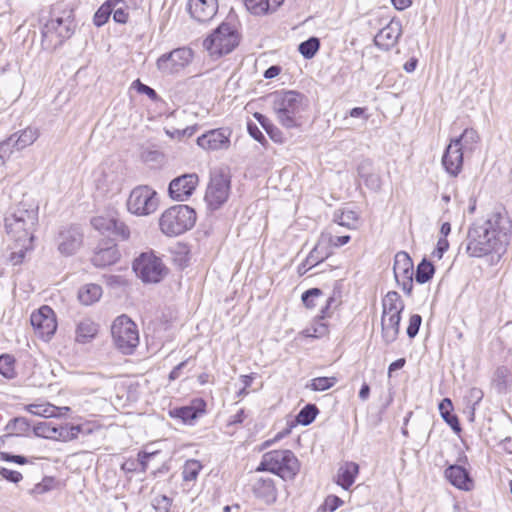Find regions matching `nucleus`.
I'll use <instances>...</instances> for the list:
<instances>
[{"label":"nucleus","instance_id":"31","mask_svg":"<svg viewBox=\"0 0 512 512\" xmlns=\"http://www.w3.org/2000/svg\"><path fill=\"white\" fill-rule=\"evenodd\" d=\"M331 254L332 250L327 245L326 238L320 236L316 245L306 257V263L313 265L315 267L316 265L320 264L325 259H327Z\"/></svg>","mask_w":512,"mask_h":512},{"label":"nucleus","instance_id":"21","mask_svg":"<svg viewBox=\"0 0 512 512\" xmlns=\"http://www.w3.org/2000/svg\"><path fill=\"white\" fill-rule=\"evenodd\" d=\"M206 403L203 399H195L191 405L183 406L170 410L169 414L173 418H179L185 424L192 422L205 412Z\"/></svg>","mask_w":512,"mask_h":512},{"label":"nucleus","instance_id":"49","mask_svg":"<svg viewBox=\"0 0 512 512\" xmlns=\"http://www.w3.org/2000/svg\"><path fill=\"white\" fill-rule=\"evenodd\" d=\"M318 409L313 404L306 405L298 415V421L303 425H309L316 417Z\"/></svg>","mask_w":512,"mask_h":512},{"label":"nucleus","instance_id":"7","mask_svg":"<svg viewBox=\"0 0 512 512\" xmlns=\"http://www.w3.org/2000/svg\"><path fill=\"white\" fill-rule=\"evenodd\" d=\"M238 34L228 23H222L204 41V47L212 56L220 57L230 53L238 44Z\"/></svg>","mask_w":512,"mask_h":512},{"label":"nucleus","instance_id":"56","mask_svg":"<svg viewBox=\"0 0 512 512\" xmlns=\"http://www.w3.org/2000/svg\"><path fill=\"white\" fill-rule=\"evenodd\" d=\"M158 454V451L143 450L138 453V464L141 472H146L148 469L149 460Z\"/></svg>","mask_w":512,"mask_h":512},{"label":"nucleus","instance_id":"63","mask_svg":"<svg viewBox=\"0 0 512 512\" xmlns=\"http://www.w3.org/2000/svg\"><path fill=\"white\" fill-rule=\"evenodd\" d=\"M449 248V242L446 237H440L437 242V254L438 257L441 258L444 252H446Z\"/></svg>","mask_w":512,"mask_h":512},{"label":"nucleus","instance_id":"4","mask_svg":"<svg viewBox=\"0 0 512 512\" xmlns=\"http://www.w3.org/2000/svg\"><path fill=\"white\" fill-rule=\"evenodd\" d=\"M196 221L194 209L188 205H174L166 209L160 219L159 227L163 234L169 237L178 236L190 230Z\"/></svg>","mask_w":512,"mask_h":512},{"label":"nucleus","instance_id":"52","mask_svg":"<svg viewBox=\"0 0 512 512\" xmlns=\"http://www.w3.org/2000/svg\"><path fill=\"white\" fill-rule=\"evenodd\" d=\"M283 2L284 0H259L258 9L261 10L262 14L272 13L276 11Z\"/></svg>","mask_w":512,"mask_h":512},{"label":"nucleus","instance_id":"6","mask_svg":"<svg viewBox=\"0 0 512 512\" xmlns=\"http://www.w3.org/2000/svg\"><path fill=\"white\" fill-rule=\"evenodd\" d=\"M113 342L123 354H132L139 344L137 325L126 315L118 316L111 326Z\"/></svg>","mask_w":512,"mask_h":512},{"label":"nucleus","instance_id":"11","mask_svg":"<svg viewBox=\"0 0 512 512\" xmlns=\"http://www.w3.org/2000/svg\"><path fill=\"white\" fill-rule=\"evenodd\" d=\"M133 270L144 283H158L165 275V266L152 252H144L133 262Z\"/></svg>","mask_w":512,"mask_h":512},{"label":"nucleus","instance_id":"32","mask_svg":"<svg viewBox=\"0 0 512 512\" xmlns=\"http://www.w3.org/2000/svg\"><path fill=\"white\" fill-rule=\"evenodd\" d=\"M25 410L35 416L44 418L57 417L60 411H68V407H56L50 403H32L25 406Z\"/></svg>","mask_w":512,"mask_h":512},{"label":"nucleus","instance_id":"19","mask_svg":"<svg viewBox=\"0 0 512 512\" xmlns=\"http://www.w3.org/2000/svg\"><path fill=\"white\" fill-rule=\"evenodd\" d=\"M187 9L198 22H208L218 11L217 0H188Z\"/></svg>","mask_w":512,"mask_h":512},{"label":"nucleus","instance_id":"57","mask_svg":"<svg viewBox=\"0 0 512 512\" xmlns=\"http://www.w3.org/2000/svg\"><path fill=\"white\" fill-rule=\"evenodd\" d=\"M343 505V501L338 497V496H335V495H329L325 498V501L322 505V508L325 510V511H329V512H333L335 511L338 507L342 506Z\"/></svg>","mask_w":512,"mask_h":512},{"label":"nucleus","instance_id":"62","mask_svg":"<svg viewBox=\"0 0 512 512\" xmlns=\"http://www.w3.org/2000/svg\"><path fill=\"white\" fill-rule=\"evenodd\" d=\"M10 425H13V429L14 430H17L18 432H25L29 429V422L26 418L24 417H17V418H14L10 424L8 425V427Z\"/></svg>","mask_w":512,"mask_h":512},{"label":"nucleus","instance_id":"29","mask_svg":"<svg viewBox=\"0 0 512 512\" xmlns=\"http://www.w3.org/2000/svg\"><path fill=\"white\" fill-rule=\"evenodd\" d=\"M120 257L119 251L115 245L98 249L91 261L96 267H106L114 264Z\"/></svg>","mask_w":512,"mask_h":512},{"label":"nucleus","instance_id":"40","mask_svg":"<svg viewBox=\"0 0 512 512\" xmlns=\"http://www.w3.org/2000/svg\"><path fill=\"white\" fill-rule=\"evenodd\" d=\"M113 1L114 0H107L96 11L93 21L97 27L103 26L108 21L110 15H113Z\"/></svg>","mask_w":512,"mask_h":512},{"label":"nucleus","instance_id":"14","mask_svg":"<svg viewBox=\"0 0 512 512\" xmlns=\"http://www.w3.org/2000/svg\"><path fill=\"white\" fill-rule=\"evenodd\" d=\"M393 271L398 285L407 295H411L414 270L413 262L408 253L400 251L395 255Z\"/></svg>","mask_w":512,"mask_h":512},{"label":"nucleus","instance_id":"33","mask_svg":"<svg viewBox=\"0 0 512 512\" xmlns=\"http://www.w3.org/2000/svg\"><path fill=\"white\" fill-rule=\"evenodd\" d=\"M258 499L264 504H273L277 499V490L273 479L258 477Z\"/></svg>","mask_w":512,"mask_h":512},{"label":"nucleus","instance_id":"51","mask_svg":"<svg viewBox=\"0 0 512 512\" xmlns=\"http://www.w3.org/2000/svg\"><path fill=\"white\" fill-rule=\"evenodd\" d=\"M321 237H325L327 241V245L331 248V246L334 247H341L346 245L350 241L349 235H343V236H335L331 233H322Z\"/></svg>","mask_w":512,"mask_h":512},{"label":"nucleus","instance_id":"26","mask_svg":"<svg viewBox=\"0 0 512 512\" xmlns=\"http://www.w3.org/2000/svg\"><path fill=\"white\" fill-rule=\"evenodd\" d=\"M99 331V325L91 319H83L81 320L77 326L75 331V340L78 343L86 344L92 341Z\"/></svg>","mask_w":512,"mask_h":512},{"label":"nucleus","instance_id":"43","mask_svg":"<svg viewBox=\"0 0 512 512\" xmlns=\"http://www.w3.org/2000/svg\"><path fill=\"white\" fill-rule=\"evenodd\" d=\"M92 226L101 233H108L112 231V226L115 225V217L112 216H96L91 220Z\"/></svg>","mask_w":512,"mask_h":512},{"label":"nucleus","instance_id":"9","mask_svg":"<svg viewBox=\"0 0 512 512\" xmlns=\"http://www.w3.org/2000/svg\"><path fill=\"white\" fill-rule=\"evenodd\" d=\"M230 194V176L223 170L211 172L204 200L211 210L219 209Z\"/></svg>","mask_w":512,"mask_h":512},{"label":"nucleus","instance_id":"58","mask_svg":"<svg viewBox=\"0 0 512 512\" xmlns=\"http://www.w3.org/2000/svg\"><path fill=\"white\" fill-rule=\"evenodd\" d=\"M0 476L12 483H18L23 478L20 472L5 467H0Z\"/></svg>","mask_w":512,"mask_h":512},{"label":"nucleus","instance_id":"36","mask_svg":"<svg viewBox=\"0 0 512 512\" xmlns=\"http://www.w3.org/2000/svg\"><path fill=\"white\" fill-rule=\"evenodd\" d=\"M102 296V288L97 284H86L78 291V299L84 305H92Z\"/></svg>","mask_w":512,"mask_h":512},{"label":"nucleus","instance_id":"24","mask_svg":"<svg viewBox=\"0 0 512 512\" xmlns=\"http://www.w3.org/2000/svg\"><path fill=\"white\" fill-rule=\"evenodd\" d=\"M39 136L40 131L38 128L28 126L25 129L10 135V140L13 142L14 149L21 151L36 142Z\"/></svg>","mask_w":512,"mask_h":512},{"label":"nucleus","instance_id":"54","mask_svg":"<svg viewBox=\"0 0 512 512\" xmlns=\"http://www.w3.org/2000/svg\"><path fill=\"white\" fill-rule=\"evenodd\" d=\"M132 86L137 90V92L147 95L151 100L155 101L158 99L156 91L151 87L143 84L139 79L135 80L132 83Z\"/></svg>","mask_w":512,"mask_h":512},{"label":"nucleus","instance_id":"30","mask_svg":"<svg viewBox=\"0 0 512 512\" xmlns=\"http://www.w3.org/2000/svg\"><path fill=\"white\" fill-rule=\"evenodd\" d=\"M382 307V315L401 316L404 309V302L396 291H389L382 300Z\"/></svg>","mask_w":512,"mask_h":512},{"label":"nucleus","instance_id":"28","mask_svg":"<svg viewBox=\"0 0 512 512\" xmlns=\"http://www.w3.org/2000/svg\"><path fill=\"white\" fill-rule=\"evenodd\" d=\"M141 0H114L113 19L115 22L125 24L128 21L131 10H135Z\"/></svg>","mask_w":512,"mask_h":512},{"label":"nucleus","instance_id":"45","mask_svg":"<svg viewBox=\"0 0 512 512\" xmlns=\"http://www.w3.org/2000/svg\"><path fill=\"white\" fill-rule=\"evenodd\" d=\"M320 47V41L316 37H311L299 45V52L306 59L312 58Z\"/></svg>","mask_w":512,"mask_h":512},{"label":"nucleus","instance_id":"47","mask_svg":"<svg viewBox=\"0 0 512 512\" xmlns=\"http://www.w3.org/2000/svg\"><path fill=\"white\" fill-rule=\"evenodd\" d=\"M361 170L362 167H359V175L363 178L365 186L370 190L379 191L382 186L380 175L376 173L363 174Z\"/></svg>","mask_w":512,"mask_h":512},{"label":"nucleus","instance_id":"27","mask_svg":"<svg viewBox=\"0 0 512 512\" xmlns=\"http://www.w3.org/2000/svg\"><path fill=\"white\" fill-rule=\"evenodd\" d=\"M359 472V466L354 462H346L338 469L336 483L348 490L354 483Z\"/></svg>","mask_w":512,"mask_h":512},{"label":"nucleus","instance_id":"10","mask_svg":"<svg viewBox=\"0 0 512 512\" xmlns=\"http://www.w3.org/2000/svg\"><path fill=\"white\" fill-rule=\"evenodd\" d=\"M158 204L156 191L149 186L141 185L131 191L127 200V209L134 215L146 216L154 213Z\"/></svg>","mask_w":512,"mask_h":512},{"label":"nucleus","instance_id":"44","mask_svg":"<svg viewBox=\"0 0 512 512\" xmlns=\"http://www.w3.org/2000/svg\"><path fill=\"white\" fill-rule=\"evenodd\" d=\"M258 123L264 128L269 137L275 142H282V132L268 118L258 113Z\"/></svg>","mask_w":512,"mask_h":512},{"label":"nucleus","instance_id":"55","mask_svg":"<svg viewBox=\"0 0 512 512\" xmlns=\"http://www.w3.org/2000/svg\"><path fill=\"white\" fill-rule=\"evenodd\" d=\"M422 323V318L418 314H413L409 319V325L407 327V335L409 338H414L420 328V325Z\"/></svg>","mask_w":512,"mask_h":512},{"label":"nucleus","instance_id":"15","mask_svg":"<svg viewBox=\"0 0 512 512\" xmlns=\"http://www.w3.org/2000/svg\"><path fill=\"white\" fill-rule=\"evenodd\" d=\"M198 182L199 178L195 173L181 175L170 182L169 195L175 201H186L195 191Z\"/></svg>","mask_w":512,"mask_h":512},{"label":"nucleus","instance_id":"37","mask_svg":"<svg viewBox=\"0 0 512 512\" xmlns=\"http://www.w3.org/2000/svg\"><path fill=\"white\" fill-rule=\"evenodd\" d=\"M81 431L82 427L80 425L56 424L54 434L52 435V440L63 442L71 441L76 439Z\"/></svg>","mask_w":512,"mask_h":512},{"label":"nucleus","instance_id":"16","mask_svg":"<svg viewBox=\"0 0 512 512\" xmlns=\"http://www.w3.org/2000/svg\"><path fill=\"white\" fill-rule=\"evenodd\" d=\"M83 244V232L77 226H69L60 230L57 237L58 250L62 255L76 253Z\"/></svg>","mask_w":512,"mask_h":512},{"label":"nucleus","instance_id":"46","mask_svg":"<svg viewBox=\"0 0 512 512\" xmlns=\"http://www.w3.org/2000/svg\"><path fill=\"white\" fill-rule=\"evenodd\" d=\"M56 428V424L53 422H39L34 425V433L38 437H43L47 439H52V435L54 434V430Z\"/></svg>","mask_w":512,"mask_h":512},{"label":"nucleus","instance_id":"17","mask_svg":"<svg viewBox=\"0 0 512 512\" xmlns=\"http://www.w3.org/2000/svg\"><path fill=\"white\" fill-rule=\"evenodd\" d=\"M402 35V24L399 20L392 19L374 37L375 45L384 51L395 47Z\"/></svg>","mask_w":512,"mask_h":512},{"label":"nucleus","instance_id":"25","mask_svg":"<svg viewBox=\"0 0 512 512\" xmlns=\"http://www.w3.org/2000/svg\"><path fill=\"white\" fill-rule=\"evenodd\" d=\"M401 316H385L381 317L382 339L386 345L393 343L399 334V325Z\"/></svg>","mask_w":512,"mask_h":512},{"label":"nucleus","instance_id":"38","mask_svg":"<svg viewBox=\"0 0 512 512\" xmlns=\"http://www.w3.org/2000/svg\"><path fill=\"white\" fill-rule=\"evenodd\" d=\"M452 402L449 398H444L439 404V411L445 422L455 431L460 432L461 427L456 415L452 414Z\"/></svg>","mask_w":512,"mask_h":512},{"label":"nucleus","instance_id":"35","mask_svg":"<svg viewBox=\"0 0 512 512\" xmlns=\"http://www.w3.org/2000/svg\"><path fill=\"white\" fill-rule=\"evenodd\" d=\"M478 141L479 135L477 131L472 128L465 129L460 137L451 140V142L458 144V147H462L463 152L474 151Z\"/></svg>","mask_w":512,"mask_h":512},{"label":"nucleus","instance_id":"8","mask_svg":"<svg viewBox=\"0 0 512 512\" xmlns=\"http://www.w3.org/2000/svg\"><path fill=\"white\" fill-rule=\"evenodd\" d=\"M75 23L70 12H64L61 16L51 17L42 29L45 41L51 46L57 47L74 33Z\"/></svg>","mask_w":512,"mask_h":512},{"label":"nucleus","instance_id":"53","mask_svg":"<svg viewBox=\"0 0 512 512\" xmlns=\"http://www.w3.org/2000/svg\"><path fill=\"white\" fill-rule=\"evenodd\" d=\"M110 234L116 235L121 239L126 240L130 236V230L124 222L115 218V225L112 226V231H110Z\"/></svg>","mask_w":512,"mask_h":512},{"label":"nucleus","instance_id":"61","mask_svg":"<svg viewBox=\"0 0 512 512\" xmlns=\"http://www.w3.org/2000/svg\"><path fill=\"white\" fill-rule=\"evenodd\" d=\"M0 459L3 460V461L14 462V463L19 464V465H24V464H27L29 462V460L26 457H24V456H21V455H11V454L6 453V452H0Z\"/></svg>","mask_w":512,"mask_h":512},{"label":"nucleus","instance_id":"42","mask_svg":"<svg viewBox=\"0 0 512 512\" xmlns=\"http://www.w3.org/2000/svg\"><path fill=\"white\" fill-rule=\"evenodd\" d=\"M336 382V377H316L306 385V388L312 391H325L333 387Z\"/></svg>","mask_w":512,"mask_h":512},{"label":"nucleus","instance_id":"60","mask_svg":"<svg viewBox=\"0 0 512 512\" xmlns=\"http://www.w3.org/2000/svg\"><path fill=\"white\" fill-rule=\"evenodd\" d=\"M484 393L480 388L473 387L468 392V400L472 405V409L475 410L476 406L481 402L483 399Z\"/></svg>","mask_w":512,"mask_h":512},{"label":"nucleus","instance_id":"41","mask_svg":"<svg viewBox=\"0 0 512 512\" xmlns=\"http://www.w3.org/2000/svg\"><path fill=\"white\" fill-rule=\"evenodd\" d=\"M435 272L434 266L432 263L423 259L416 270V281L420 284L426 283L429 281Z\"/></svg>","mask_w":512,"mask_h":512},{"label":"nucleus","instance_id":"3","mask_svg":"<svg viewBox=\"0 0 512 512\" xmlns=\"http://www.w3.org/2000/svg\"><path fill=\"white\" fill-rule=\"evenodd\" d=\"M273 109L280 123L293 128L300 124V114L305 108V97L299 92L277 91L271 95Z\"/></svg>","mask_w":512,"mask_h":512},{"label":"nucleus","instance_id":"2","mask_svg":"<svg viewBox=\"0 0 512 512\" xmlns=\"http://www.w3.org/2000/svg\"><path fill=\"white\" fill-rule=\"evenodd\" d=\"M500 213L494 214L483 223H473L467 234V253L472 257H482L492 252L504 250L508 235Z\"/></svg>","mask_w":512,"mask_h":512},{"label":"nucleus","instance_id":"12","mask_svg":"<svg viewBox=\"0 0 512 512\" xmlns=\"http://www.w3.org/2000/svg\"><path fill=\"white\" fill-rule=\"evenodd\" d=\"M193 59V51L187 47L172 50L161 55L156 62L157 68L163 74H175L188 66Z\"/></svg>","mask_w":512,"mask_h":512},{"label":"nucleus","instance_id":"39","mask_svg":"<svg viewBox=\"0 0 512 512\" xmlns=\"http://www.w3.org/2000/svg\"><path fill=\"white\" fill-rule=\"evenodd\" d=\"M202 469V465L198 460H187L183 466L182 478L184 481H195Z\"/></svg>","mask_w":512,"mask_h":512},{"label":"nucleus","instance_id":"34","mask_svg":"<svg viewBox=\"0 0 512 512\" xmlns=\"http://www.w3.org/2000/svg\"><path fill=\"white\" fill-rule=\"evenodd\" d=\"M333 221L339 226L356 229L359 224V215L350 209L336 210L333 215Z\"/></svg>","mask_w":512,"mask_h":512},{"label":"nucleus","instance_id":"59","mask_svg":"<svg viewBox=\"0 0 512 512\" xmlns=\"http://www.w3.org/2000/svg\"><path fill=\"white\" fill-rule=\"evenodd\" d=\"M13 151L14 147L12 140H10V136L6 140L0 142V156H2V159H4L5 162L10 159Z\"/></svg>","mask_w":512,"mask_h":512},{"label":"nucleus","instance_id":"50","mask_svg":"<svg viewBox=\"0 0 512 512\" xmlns=\"http://www.w3.org/2000/svg\"><path fill=\"white\" fill-rule=\"evenodd\" d=\"M322 296V291L318 288H312L302 294V301L307 308L316 305L315 301Z\"/></svg>","mask_w":512,"mask_h":512},{"label":"nucleus","instance_id":"22","mask_svg":"<svg viewBox=\"0 0 512 512\" xmlns=\"http://www.w3.org/2000/svg\"><path fill=\"white\" fill-rule=\"evenodd\" d=\"M445 477L458 489L470 491L474 487L468 471L459 465H451L445 470Z\"/></svg>","mask_w":512,"mask_h":512},{"label":"nucleus","instance_id":"48","mask_svg":"<svg viewBox=\"0 0 512 512\" xmlns=\"http://www.w3.org/2000/svg\"><path fill=\"white\" fill-rule=\"evenodd\" d=\"M0 373L8 379L14 377V359L10 355L0 356Z\"/></svg>","mask_w":512,"mask_h":512},{"label":"nucleus","instance_id":"5","mask_svg":"<svg viewBox=\"0 0 512 512\" xmlns=\"http://www.w3.org/2000/svg\"><path fill=\"white\" fill-rule=\"evenodd\" d=\"M300 470V463L290 450H273L262 456L258 471H267L283 480H292Z\"/></svg>","mask_w":512,"mask_h":512},{"label":"nucleus","instance_id":"1","mask_svg":"<svg viewBox=\"0 0 512 512\" xmlns=\"http://www.w3.org/2000/svg\"><path fill=\"white\" fill-rule=\"evenodd\" d=\"M37 224L38 209L27 208L24 204H20L11 215L5 218L6 233L14 242L10 255L14 265L21 263L26 252L32 250Z\"/></svg>","mask_w":512,"mask_h":512},{"label":"nucleus","instance_id":"18","mask_svg":"<svg viewBox=\"0 0 512 512\" xmlns=\"http://www.w3.org/2000/svg\"><path fill=\"white\" fill-rule=\"evenodd\" d=\"M231 130L219 128L210 130L197 138V144L206 150L227 149L230 145Z\"/></svg>","mask_w":512,"mask_h":512},{"label":"nucleus","instance_id":"64","mask_svg":"<svg viewBox=\"0 0 512 512\" xmlns=\"http://www.w3.org/2000/svg\"><path fill=\"white\" fill-rule=\"evenodd\" d=\"M282 68L278 65H273L271 67H269L265 72H264V77L266 79H272V78H275L276 76H278L281 72Z\"/></svg>","mask_w":512,"mask_h":512},{"label":"nucleus","instance_id":"13","mask_svg":"<svg viewBox=\"0 0 512 512\" xmlns=\"http://www.w3.org/2000/svg\"><path fill=\"white\" fill-rule=\"evenodd\" d=\"M35 333L43 340L49 341L57 329L56 315L47 305L41 306L30 317Z\"/></svg>","mask_w":512,"mask_h":512},{"label":"nucleus","instance_id":"20","mask_svg":"<svg viewBox=\"0 0 512 512\" xmlns=\"http://www.w3.org/2000/svg\"><path fill=\"white\" fill-rule=\"evenodd\" d=\"M463 154L462 147H458V144L453 142H450L444 152L442 164L446 172L453 177H456L462 170Z\"/></svg>","mask_w":512,"mask_h":512},{"label":"nucleus","instance_id":"23","mask_svg":"<svg viewBox=\"0 0 512 512\" xmlns=\"http://www.w3.org/2000/svg\"><path fill=\"white\" fill-rule=\"evenodd\" d=\"M97 189L103 194H117L121 191V179L114 172H101L95 179Z\"/></svg>","mask_w":512,"mask_h":512}]
</instances>
